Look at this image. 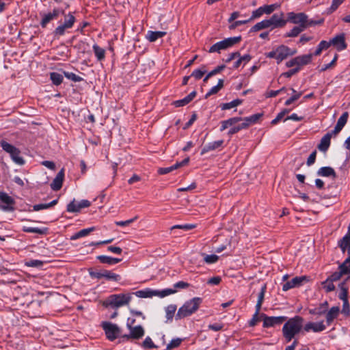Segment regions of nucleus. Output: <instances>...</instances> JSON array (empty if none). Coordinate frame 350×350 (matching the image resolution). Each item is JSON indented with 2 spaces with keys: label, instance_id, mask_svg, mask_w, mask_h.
<instances>
[{
  "label": "nucleus",
  "instance_id": "obj_1",
  "mask_svg": "<svg viewBox=\"0 0 350 350\" xmlns=\"http://www.w3.org/2000/svg\"><path fill=\"white\" fill-rule=\"evenodd\" d=\"M304 319L300 316H295L289 319L284 324L282 334L286 342H289L296 335L300 333L303 327Z\"/></svg>",
  "mask_w": 350,
  "mask_h": 350
},
{
  "label": "nucleus",
  "instance_id": "obj_2",
  "mask_svg": "<svg viewBox=\"0 0 350 350\" xmlns=\"http://www.w3.org/2000/svg\"><path fill=\"white\" fill-rule=\"evenodd\" d=\"M286 22L287 21L284 19V13H275L270 18L257 23L251 28L250 31L255 32L267 28L283 27L286 24Z\"/></svg>",
  "mask_w": 350,
  "mask_h": 350
},
{
  "label": "nucleus",
  "instance_id": "obj_3",
  "mask_svg": "<svg viewBox=\"0 0 350 350\" xmlns=\"http://www.w3.org/2000/svg\"><path fill=\"white\" fill-rule=\"evenodd\" d=\"M202 301V300L200 297H194L186 301L183 306L178 309L176 318L180 319L191 315L198 310Z\"/></svg>",
  "mask_w": 350,
  "mask_h": 350
},
{
  "label": "nucleus",
  "instance_id": "obj_4",
  "mask_svg": "<svg viewBox=\"0 0 350 350\" xmlns=\"http://www.w3.org/2000/svg\"><path fill=\"white\" fill-rule=\"evenodd\" d=\"M132 296L131 294H113L109 296L104 301L103 306L118 308L123 306H127L131 301Z\"/></svg>",
  "mask_w": 350,
  "mask_h": 350
},
{
  "label": "nucleus",
  "instance_id": "obj_5",
  "mask_svg": "<svg viewBox=\"0 0 350 350\" xmlns=\"http://www.w3.org/2000/svg\"><path fill=\"white\" fill-rule=\"evenodd\" d=\"M241 40V36L230 37L218 42L211 46L208 50V53H220L222 50H226L234 44L239 43Z\"/></svg>",
  "mask_w": 350,
  "mask_h": 350
},
{
  "label": "nucleus",
  "instance_id": "obj_6",
  "mask_svg": "<svg viewBox=\"0 0 350 350\" xmlns=\"http://www.w3.org/2000/svg\"><path fill=\"white\" fill-rule=\"evenodd\" d=\"M0 145L4 151L10 154L12 159L18 165H23L25 163L24 159L20 156L21 151L18 148L4 140L1 141Z\"/></svg>",
  "mask_w": 350,
  "mask_h": 350
},
{
  "label": "nucleus",
  "instance_id": "obj_7",
  "mask_svg": "<svg viewBox=\"0 0 350 350\" xmlns=\"http://www.w3.org/2000/svg\"><path fill=\"white\" fill-rule=\"evenodd\" d=\"M135 320L134 319L129 318L127 319L126 326L129 328L130 333L124 334L122 338L127 340L129 339H139L144 335V329L141 325L133 326Z\"/></svg>",
  "mask_w": 350,
  "mask_h": 350
},
{
  "label": "nucleus",
  "instance_id": "obj_8",
  "mask_svg": "<svg viewBox=\"0 0 350 350\" xmlns=\"http://www.w3.org/2000/svg\"><path fill=\"white\" fill-rule=\"evenodd\" d=\"M102 327L107 339L111 341L114 340L121 334V329L116 324L110 322H103Z\"/></svg>",
  "mask_w": 350,
  "mask_h": 350
},
{
  "label": "nucleus",
  "instance_id": "obj_9",
  "mask_svg": "<svg viewBox=\"0 0 350 350\" xmlns=\"http://www.w3.org/2000/svg\"><path fill=\"white\" fill-rule=\"evenodd\" d=\"M350 273V256H349L340 266L339 271L333 273L329 278L332 282L339 280L343 275Z\"/></svg>",
  "mask_w": 350,
  "mask_h": 350
},
{
  "label": "nucleus",
  "instance_id": "obj_10",
  "mask_svg": "<svg viewBox=\"0 0 350 350\" xmlns=\"http://www.w3.org/2000/svg\"><path fill=\"white\" fill-rule=\"evenodd\" d=\"M0 200L2 204H0V208L5 212H12L15 210L14 200L8 193L0 192Z\"/></svg>",
  "mask_w": 350,
  "mask_h": 350
},
{
  "label": "nucleus",
  "instance_id": "obj_11",
  "mask_svg": "<svg viewBox=\"0 0 350 350\" xmlns=\"http://www.w3.org/2000/svg\"><path fill=\"white\" fill-rule=\"evenodd\" d=\"M276 61L278 64L281 63L284 59H286L288 56H292L297 53L295 49H291L285 45H280L276 49Z\"/></svg>",
  "mask_w": 350,
  "mask_h": 350
},
{
  "label": "nucleus",
  "instance_id": "obj_12",
  "mask_svg": "<svg viewBox=\"0 0 350 350\" xmlns=\"http://www.w3.org/2000/svg\"><path fill=\"white\" fill-rule=\"evenodd\" d=\"M260 317H262L264 327H274L282 324L286 320V317H267L265 314H261Z\"/></svg>",
  "mask_w": 350,
  "mask_h": 350
},
{
  "label": "nucleus",
  "instance_id": "obj_13",
  "mask_svg": "<svg viewBox=\"0 0 350 350\" xmlns=\"http://www.w3.org/2000/svg\"><path fill=\"white\" fill-rule=\"evenodd\" d=\"M59 14H64V10L59 8H54L51 12L44 14L40 21L42 27H46V25L54 19H57Z\"/></svg>",
  "mask_w": 350,
  "mask_h": 350
},
{
  "label": "nucleus",
  "instance_id": "obj_14",
  "mask_svg": "<svg viewBox=\"0 0 350 350\" xmlns=\"http://www.w3.org/2000/svg\"><path fill=\"white\" fill-rule=\"evenodd\" d=\"M307 15L304 13L300 12L295 14L290 12L288 14V21L294 24H298L299 26H304L306 23Z\"/></svg>",
  "mask_w": 350,
  "mask_h": 350
},
{
  "label": "nucleus",
  "instance_id": "obj_15",
  "mask_svg": "<svg viewBox=\"0 0 350 350\" xmlns=\"http://www.w3.org/2000/svg\"><path fill=\"white\" fill-rule=\"evenodd\" d=\"M330 41L331 44L335 46L339 51L345 50L347 47V44L345 42V36L344 33L336 36Z\"/></svg>",
  "mask_w": 350,
  "mask_h": 350
},
{
  "label": "nucleus",
  "instance_id": "obj_16",
  "mask_svg": "<svg viewBox=\"0 0 350 350\" xmlns=\"http://www.w3.org/2000/svg\"><path fill=\"white\" fill-rule=\"evenodd\" d=\"M325 328L326 327L323 321L317 323L309 322L304 326V330L306 332H309L311 330L314 332H320L324 331Z\"/></svg>",
  "mask_w": 350,
  "mask_h": 350
},
{
  "label": "nucleus",
  "instance_id": "obj_17",
  "mask_svg": "<svg viewBox=\"0 0 350 350\" xmlns=\"http://www.w3.org/2000/svg\"><path fill=\"white\" fill-rule=\"evenodd\" d=\"M262 116V113H256L250 117L242 118L241 121L243 122L237 126L240 128V131L247 129L250 125L255 124Z\"/></svg>",
  "mask_w": 350,
  "mask_h": 350
},
{
  "label": "nucleus",
  "instance_id": "obj_18",
  "mask_svg": "<svg viewBox=\"0 0 350 350\" xmlns=\"http://www.w3.org/2000/svg\"><path fill=\"white\" fill-rule=\"evenodd\" d=\"M189 161V158L187 157L184 160H183L181 162H177L174 165L167 167H161L158 170V173L159 174H168L173 170H175L180 167H183L185 165H187Z\"/></svg>",
  "mask_w": 350,
  "mask_h": 350
},
{
  "label": "nucleus",
  "instance_id": "obj_19",
  "mask_svg": "<svg viewBox=\"0 0 350 350\" xmlns=\"http://www.w3.org/2000/svg\"><path fill=\"white\" fill-rule=\"evenodd\" d=\"M64 178V169L62 168L57 174L55 178L53 179V182L51 184V187L53 191L59 190L63 184Z\"/></svg>",
  "mask_w": 350,
  "mask_h": 350
},
{
  "label": "nucleus",
  "instance_id": "obj_20",
  "mask_svg": "<svg viewBox=\"0 0 350 350\" xmlns=\"http://www.w3.org/2000/svg\"><path fill=\"white\" fill-rule=\"evenodd\" d=\"M306 280V278L305 276L295 277L293 278L291 281H288L284 284L282 286V290L284 291H286L292 288L299 286Z\"/></svg>",
  "mask_w": 350,
  "mask_h": 350
},
{
  "label": "nucleus",
  "instance_id": "obj_21",
  "mask_svg": "<svg viewBox=\"0 0 350 350\" xmlns=\"http://www.w3.org/2000/svg\"><path fill=\"white\" fill-rule=\"evenodd\" d=\"M349 117L348 112H344L342 116L338 120L337 124L334 127V129L332 131L334 135H336L338 134L342 128L345 126L347 122V119Z\"/></svg>",
  "mask_w": 350,
  "mask_h": 350
},
{
  "label": "nucleus",
  "instance_id": "obj_22",
  "mask_svg": "<svg viewBox=\"0 0 350 350\" xmlns=\"http://www.w3.org/2000/svg\"><path fill=\"white\" fill-rule=\"evenodd\" d=\"M332 135V132L327 133L321 139L320 144L318 145V148L320 151L326 152L329 147L330 141Z\"/></svg>",
  "mask_w": 350,
  "mask_h": 350
},
{
  "label": "nucleus",
  "instance_id": "obj_23",
  "mask_svg": "<svg viewBox=\"0 0 350 350\" xmlns=\"http://www.w3.org/2000/svg\"><path fill=\"white\" fill-rule=\"evenodd\" d=\"M340 308L338 306L332 307L326 314V322L329 325L332 321L338 316Z\"/></svg>",
  "mask_w": 350,
  "mask_h": 350
},
{
  "label": "nucleus",
  "instance_id": "obj_24",
  "mask_svg": "<svg viewBox=\"0 0 350 350\" xmlns=\"http://www.w3.org/2000/svg\"><path fill=\"white\" fill-rule=\"evenodd\" d=\"M166 35L165 31H148L146 35V38L150 42H155L157 39L161 38Z\"/></svg>",
  "mask_w": 350,
  "mask_h": 350
},
{
  "label": "nucleus",
  "instance_id": "obj_25",
  "mask_svg": "<svg viewBox=\"0 0 350 350\" xmlns=\"http://www.w3.org/2000/svg\"><path fill=\"white\" fill-rule=\"evenodd\" d=\"M224 143V140H218L213 142H210L208 144L205 145L201 152V154H204V153L214 150L220 146H222Z\"/></svg>",
  "mask_w": 350,
  "mask_h": 350
},
{
  "label": "nucleus",
  "instance_id": "obj_26",
  "mask_svg": "<svg viewBox=\"0 0 350 350\" xmlns=\"http://www.w3.org/2000/svg\"><path fill=\"white\" fill-rule=\"evenodd\" d=\"M312 58V54H307L301 56L296 57L297 60V67H299V68L305 65L308 64L311 62Z\"/></svg>",
  "mask_w": 350,
  "mask_h": 350
},
{
  "label": "nucleus",
  "instance_id": "obj_27",
  "mask_svg": "<svg viewBox=\"0 0 350 350\" xmlns=\"http://www.w3.org/2000/svg\"><path fill=\"white\" fill-rule=\"evenodd\" d=\"M317 174L319 176H325V177H329V176H332L333 178L336 177V174L334 170L331 167H321L318 170Z\"/></svg>",
  "mask_w": 350,
  "mask_h": 350
},
{
  "label": "nucleus",
  "instance_id": "obj_28",
  "mask_svg": "<svg viewBox=\"0 0 350 350\" xmlns=\"http://www.w3.org/2000/svg\"><path fill=\"white\" fill-rule=\"evenodd\" d=\"M241 120H242V118H241V117H234V118H229L226 120H224L221 122V126L220 128V131H223L225 129H226L228 127L231 126L235 124L236 123L241 122Z\"/></svg>",
  "mask_w": 350,
  "mask_h": 350
},
{
  "label": "nucleus",
  "instance_id": "obj_29",
  "mask_svg": "<svg viewBox=\"0 0 350 350\" xmlns=\"http://www.w3.org/2000/svg\"><path fill=\"white\" fill-rule=\"evenodd\" d=\"M97 258L99 260V261L102 263L108 264V265H114L116 263L120 262L122 259L121 258H112L107 256H98Z\"/></svg>",
  "mask_w": 350,
  "mask_h": 350
},
{
  "label": "nucleus",
  "instance_id": "obj_30",
  "mask_svg": "<svg viewBox=\"0 0 350 350\" xmlns=\"http://www.w3.org/2000/svg\"><path fill=\"white\" fill-rule=\"evenodd\" d=\"M95 230L94 227H91L89 228L83 229L77 233L74 234L71 237V240H76L81 237H85L88 235L91 232L94 231Z\"/></svg>",
  "mask_w": 350,
  "mask_h": 350
},
{
  "label": "nucleus",
  "instance_id": "obj_31",
  "mask_svg": "<svg viewBox=\"0 0 350 350\" xmlns=\"http://www.w3.org/2000/svg\"><path fill=\"white\" fill-rule=\"evenodd\" d=\"M224 80L220 79L218 81L217 85L213 87L205 95V98H207L213 94H217L224 87Z\"/></svg>",
  "mask_w": 350,
  "mask_h": 350
},
{
  "label": "nucleus",
  "instance_id": "obj_32",
  "mask_svg": "<svg viewBox=\"0 0 350 350\" xmlns=\"http://www.w3.org/2000/svg\"><path fill=\"white\" fill-rule=\"evenodd\" d=\"M93 51L98 61H101L105 59V51L103 48L100 47L97 44L93 45Z\"/></svg>",
  "mask_w": 350,
  "mask_h": 350
},
{
  "label": "nucleus",
  "instance_id": "obj_33",
  "mask_svg": "<svg viewBox=\"0 0 350 350\" xmlns=\"http://www.w3.org/2000/svg\"><path fill=\"white\" fill-rule=\"evenodd\" d=\"M23 230L25 232L36 233L39 234H46L47 232V228H39L33 227L24 226Z\"/></svg>",
  "mask_w": 350,
  "mask_h": 350
},
{
  "label": "nucleus",
  "instance_id": "obj_34",
  "mask_svg": "<svg viewBox=\"0 0 350 350\" xmlns=\"http://www.w3.org/2000/svg\"><path fill=\"white\" fill-rule=\"evenodd\" d=\"M103 278L107 280L118 282L121 279L120 275L116 274L111 271L104 270Z\"/></svg>",
  "mask_w": 350,
  "mask_h": 350
},
{
  "label": "nucleus",
  "instance_id": "obj_35",
  "mask_svg": "<svg viewBox=\"0 0 350 350\" xmlns=\"http://www.w3.org/2000/svg\"><path fill=\"white\" fill-rule=\"evenodd\" d=\"M68 29H70V27H68L66 25H65L63 23L55 29V30L53 31V35L55 37L57 38L62 36L64 35L66 30Z\"/></svg>",
  "mask_w": 350,
  "mask_h": 350
},
{
  "label": "nucleus",
  "instance_id": "obj_36",
  "mask_svg": "<svg viewBox=\"0 0 350 350\" xmlns=\"http://www.w3.org/2000/svg\"><path fill=\"white\" fill-rule=\"evenodd\" d=\"M135 295L138 297L147 298L154 296V291L149 289L137 291L135 293Z\"/></svg>",
  "mask_w": 350,
  "mask_h": 350
},
{
  "label": "nucleus",
  "instance_id": "obj_37",
  "mask_svg": "<svg viewBox=\"0 0 350 350\" xmlns=\"http://www.w3.org/2000/svg\"><path fill=\"white\" fill-rule=\"evenodd\" d=\"M64 16V23L68 27L72 28L76 21L75 16L72 13L69 12L68 14H63Z\"/></svg>",
  "mask_w": 350,
  "mask_h": 350
},
{
  "label": "nucleus",
  "instance_id": "obj_38",
  "mask_svg": "<svg viewBox=\"0 0 350 350\" xmlns=\"http://www.w3.org/2000/svg\"><path fill=\"white\" fill-rule=\"evenodd\" d=\"M242 102L243 100L241 99H235L230 103H223L221 105V108L222 110L230 109L241 105Z\"/></svg>",
  "mask_w": 350,
  "mask_h": 350
},
{
  "label": "nucleus",
  "instance_id": "obj_39",
  "mask_svg": "<svg viewBox=\"0 0 350 350\" xmlns=\"http://www.w3.org/2000/svg\"><path fill=\"white\" fill-rule=\"evenodd\" d=\"M266 288H267L266 285H264L261 288L260 292L258 294V301H257V303H256V309H257V310L261 309V306H262V304L263 301H264V297H265V292H266Z\"/></svg>",
  "mask_w": 350,
  "mask_h": 350
},
{
  "label": "nucleus",
  "instance_id": "obj_40",
  "mask_svg": "<svg viewBox=\"0 0 350 350\" xmlns=\"http://www.w3.org/2000/svg\"><path fill=\"white\" fill-rule=\"evenodd\" d=\"M334 282L327 278L325 281L321 282V286L326 293H329L335 289V286L333 284Z\"/></svg>",
  "mask_w": 350,
  "mask_h": 350
},
{
  "label": "nucleus",
  "instance_id": "obj_41",
  "mask_svg": "<svg viewBox=\"0 0 350 350\" xmlns=\"http://www.w3.org/2000/svg\"><path fill=\"white\" fill-rule=\"evenodd\" d=\"M340 292L338 295L340 299L344 301L348 299V288L345 286V282H342L340 285Z\"/></svg>",
  "mask_w": 350,
  "mask_h": 350
},
{
  "label": "nucleus",
  "instance_id": "obj_42",
  "mask_svg": "<svg viewBox=\"0 0 350 350\" xmlns=\"http://www.w3.org/2000/svg\"><path fill=\"white\" fill-rule=\"evenodd\" d=\"M304 26H296L294 27L289 32L286 33L285 35L286 37H296L301 32L304 31Z\"/></svg>",
  "mask_w": 350,
  "mask_h": 350
},
{
  "label": "nucleus",
  "instance_id": "obj_43",
  "mask_svg": "<svg viewBox=\"0 0 350 350\" xmlns=\"http://www.w3.org/2000/svg\"><path fill=\"white\" fill-rule=\"evenodd\" d=\"M50 78L53 83L55 85H59L62 83L63 76L57 72H51L50 74Z\"/></svg>",
  "mask_w": 350,
  "mask_h": 350
},
{
  "label": "nucleus",
  "instance_id": "obj_44",
  "mask_svg": "<svg viewBox=\"0 0 350 350\" xmlns=\"http://www.w3.org/2000/svg\"><path fill=\"white\" fill-rule=\"evenodd\" d=\"M66 210L70 213H79L81 208H79V202L77 203L75 200H73L67 205Z\"/></svg>",
  "mask_w": 350,
  "mask_h": 350
},
{
  "label": "nucleus",
  "instance_id": "obj_45",
  "mask_svg": "<svg viewBox=\"0 0 350 350\" xmlns=\"http://www.w3.org/2000/svg\"><path fill=\"white\" fill-rule=\"evenodd\" d=\"M176 308V306L173 304L169 305L165 308L166 318L167 320H172Z\"/></svg>",
  "mask_w": 350,
  "mask_h": 350
},
{
  "label": "nucleus",
  "instance_id": "obj_46",
  "mask_svg": "<svg viewBox=\"0 0 350 350\" xmlns=\"http://www.w3.org/2000/svg\"><path fill=\"white\" fill-rule=\"evenodd\" d=\"M292 92L293 93V95L287 99L285 102L286 105H290L291 103H293L294 101L297 100L300 98V96L302 95V92H297L294 89H291Z\"/></svg>",
  "mask_w": 350,
  "mask_h": 350
},
{
  "label": "nucleus",
  "instance_id": "obj_47",
  "mask_svg": "<svg viewBox=\"0 0 350 350\" xmlns=\"http://www.w3.org/2000/svg\"><path fill=\"white\" fill-rule=\"evenodd\" d=\"M202 256H204V260L205 261V262H206L208 264L215 263L219 259V256L215 254L208 255V254H202Z\"/></svg>",
  "mask_w": 350,
  "mask_h": 350
},
{
  "label": "nucleus",
  "instance_id": "obj_48",
  "mask_svg": "<svg viewBox=\"0 0 350 350\" xmlns=\"http://www.w3.org/2000/svg\"><path fill=\"white\" fill-rule=\"evenodd\" d=\"M64 75L67 79H68L74 82H79V81H81L83 80L82 77H81L79 75H75L73 72H64Z\"/></svg>",
  "mask_w": 350,
  "mask_h": 350
},
{
  "label": "nucleus",
  "instance_id": "obj_49",
  "mask_svg": "<svg viewBox=\"0 0 350 350\" xmlns=\"http://www.w3.org/2000/svg\"><path fill=\"white\" fill-rule=\"evenodd\" d=\"M176 292V290L167 288V289L163 290L161 291H154V295L157 296H159L161 297H164L165 296L175 293Z\"/></svg>",
  "mask_w": 350,
  "mask_h": 350
},
{
  "label": "nucleus",
  "instance_id": "obj_50",
  "mask_svg": "<svg viewBox=\"0 0 350 350\" xmlns=\"http://www.w3.org/2000/svg\"><path fill=\"white\" fill-rule=\"evenodd\" d=\"M260 310H257V309H256V312H255V313L254 314V315H253V317H252V319L250 320V323H249V324H250V326L253 327V326L256 325V323H257L258 321H260V319H261L262 317H260V315L259 316Z\"/></svg>",
  "mask_w": 350,
  "mask_h": 350
},
{
  "label": "nucleus",
  "instance_id": "obj_51",
  "mask_svg": "<svg viewBox=\"0 0 350 350\" xmlns=\"http://www.w3.org/2000/svg\"><path fill=\"white\" fill-rule=\"evenodd\" d=\"M183 341V339L181 338H174L172 339L170 343L167 345V349H174V348H177L178 347L181 342Z\"/></svg>",
  "mask_w": 350,
  "mask_h": 350
},
{
  "label": "nucleus",
  "instance_id": "obj_52",
  "mask_svg": "<svg viewBox=\"0 0 350 350\" xmlns=\"http://www.w3.org/2000/svg\"><path fill=\"white\" fill-rule=\"evenodd\" d=\"M142 347L145 349H152L155 348L156 345L152 342V339L148 336L142 342Z\"/></svg>",
  "mask_w": 350,
  "mask_h": 350
},
{
  "label": "nucleus",
  "instance_id": "obj_53",
  "mask_svg": "<svg viewBox=\"0 0 350 350\" xmlns=\"http://www.w3.org/2000/svg\"><path fill=\"white\" fill-rule=\"evenodd\" d=\"M25 265L30 267H39L43 265V262L39 260H30L25 262Z\"/></svg>",
  "mask_w": 350,
  "mask_h": 350
},
{
  "label": "nucleus",
  "instance_id": "obj_54",
  "mask_svg": "<svg viewBox=\"0 0 350 350\" xmlns=\"http://www.w3.org/2000/svg\"><path fill=\"white\" fill-rule=\"evenodd\" d=\"M262 8V13L269 14L272 13L276 8L275 4L267 5L261 7Z\"/></svg>",
  "mask_w": 350,
  "mask_h": 350
},
{
  "label": "nucleus",
  "instance_id": "obj_55",
  "mask_svg": "<svg viewBox=\"0 0 350 350\" xmlns=\"http://www.w3.org/2000/svg\"><path fill=\"white\" fill-rule=\"evenodd\" d=\"M206 72V70L204 68L195 70L194 71H193L191 76L195 77L196 79H200L203 77Z\"/></svg>",
  "mask_w": 350,
  "mask_h": 350
},
{
  "label": "nucleus",
  "instance_id": "obj_56",
  "mask_svg": "<svg viewBox=\"0 0 350 350\" xmlns=\"http://www.w3.org/2000/svg\"><path fill=\"white\" fill-rule=\"evenodd\" d=\"M323 23V20L320 21H314V20H309L308 17H306V23L304 24V29H306L308 27L314 26L316 25L321 24Z\"/></svg>",
  "mask_w": 350,
  "mask_h": 350
},
{
  "label": "nucleus",
  "instance_id": "obj_57",
  "mask_svg": "<svg viewBox=\"0 0 350 350\" xmlns=\"http://www.w3.org/2000/svg\"><path fill=\"white\" fill-rule=\"evenodd\" d=\"M342 301H343V305H342V312L344 314L349 316V315H350V306H349V301L347 299V300H344Z\"/></svg>",
  "mask_w": 350,
  "mask_h": 350
},
{
  "label": "nucleus",
  "instance_id": "obj_58",
  "mask_svg": "<svg viewBox=\"0 0 350 350\" xmlns=\"http://www.w3.org/2000/svg\"><path fill=\"white\" fill-rule=\"evenodd\" d=\"M263 14L262 8L261 7L258 8L257 10L252 12V16L249 19L250 21L254 20V18H259Z\"/></svg>",
  "mask_w": 350,
  "mask_h": 350
},
{
  "label": "nucleus",
  "instance_id": "obj_59",
  "mask_svg": "<svg viewBox=\"0 0 350 350\" xmlns=\"http://www.w3.org/2000/svg\"><path fill=\"white\" fill-rule=\"evenodd\" d=\"M137 219V216H135V217L128 219V220H126V221H116L115 224L119 226H129L132 222H133Z\"/></svg>",
  "mask_w": 350,
  "mask_h": 350
},
{
  "label": "nucleus",
  "instance_id": "obj_60",
  "mask_svg": "<svg viewBox=\"0 0 350 350\" xmlns=\"http://www.w3.org/2000/svg\"><path fill=\"white\" fill-rule=\"evenodd\" d=\"M224 327V325L221 323H215V324H210L208 325V329L217 332L219 330H221Z\"/></svg>",
  "mask_w": 350,
  "mask_h": 350
},
{
  "label": "nucleus",
  "instance_id": "obj_61",
  "mask_svg": "<svg viewBox=\"0 0 350 350\" xmlns=\"http://www.w3.org/2000/svg\"><path fill=\"white\" fill-rule=\"evenodd\" d=\"M299 71V67H296L295 68L291 69L288 71L283 73L282 75L285 76L286 77H291V76L294 75Z\"/></svg>",
  "mask_w": 350,
  "mask_h": 350
},
{
  "label": "nucleus",
  "instance_id": "obj_62",
  "mask_svg": "<svg viewBox=\"0 0 350 350\" xmlns=\"http://www.w3.org/2000/svg\"><path fill=\"white\" fill-rule=\"evenodd\" d=\"M316 155H317V151L314 150V152H312L309 157L308 158V160H307V165H311L312 164H313L315 161V159H316Z\"/></svg>",
  "mask_w": 350,
  "mask_h": 350
},
{
  "label": "nucleus",
  "instance_id": "obj_63",
  "mask_svg": "<svg viewBox=\"0 0 350 350\" xmlns=\"http://www.w3.org/2000/svg\"><path fill=\"white\" fill-rule=\"evenodd\" d=\"M344 1L345 0H333L330 7L332 12L335 11Z\"/></svg>",
  "mask_w": 350,
  "mask_h": 350
},
{
  "label": "nucleus",
  "instance_id": "obj_64",
  "mask_svg": "<svg viewBox=\"0 0 350 350\" xmlns=\"http://www.w3.org/2000/svg\"><path fill=\"white\" fill-rule=\"evenodd\" d=\"M239 56H240L239 52L232 53L228 55V57L225 59V62L226 63H228V62H231L232 59L239 57Z\"/></svg>",
  "mask_w": 350,
  "mask_h": 350
}]
</instances>
